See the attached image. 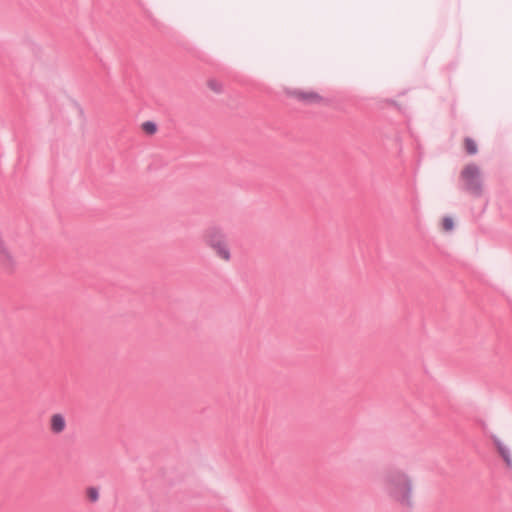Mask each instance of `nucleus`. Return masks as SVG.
I'll list each match as a JSON object with an SVG mask.
<instances>
[{"instance_id":"9","label":"nucleus","mask_w":512,"mask_h":512,"mask_svg":"<svg viewBox=\"0 0 512 512\" xmlns=\"http://www.w3.org/2000/svg\"><path fill=\"white\" fill-rule=\"evenodd\" d=\"M442 229L443 231L445 232H449L451 231L453 228H454V221L452 218L450 217H445L443 220H442Z\"/></svg>"},{"instance_id":"2","label":"nucleus","mask_w":512,"mask_h":512,"mask_svg":"<svg viewBox=\"0 0 512 512\" xmlns=\"http://www.w3.org/2000/svg\"><path fill=\"white\" fill-rule=\"evenodd\" d=\"M204 241L220 260L224 262L231 260V250L225 233L221 229H208L204 234Z\"/></svg>"},{"instance_id":"4","label":"nucleus","mask_w":512,"mask_h":512,"mask_svg":"<svg viewBox=\"0 0 512 512\" xmlns=\"http://www.w3.org/2000/svg\"><path fill=\"white\" fill-rule=\"evenodd\" d=\"M18 266V260L12 248L0 235V268L5 271H13Z\"/></svg>"},{"instance_id":"8","label":"nucleus","mask_w":512,"mask_h":512,"mask_svg":"<svg viewBox=\"0 0 512 512\" xmlns=\"http://www.w3.org/2000/svg\"><path fill=\"white\" fill-rule=\"evenodd\" d=\"M141 127L142 130L149 135H153L157 131L156 124L151 121L144 122Z\"/></svg>"},{"instance_id":"3","label":"nucleus","mask_w":512,"mask_h":512,"mask_svg":"<svg viewBox=\"0 0 512 512\" xmlns=\"http://www.w3.org/2000/svg\"><path fill=\"white\" fill-rule=\"evenodd\" d=\"M461 178L465 182L468 191L480 194L482 191V179L480 169L474 164H469L461 171Z\"/></svg>"},{"instance_id":"1","label":"nucleus","mask_w":512,"mask_h":512,"mask_svg":"<svg viewBox=\"0 0 512 512\" xmlns=\"http://www.w3.org/2000/svg\"><path fill=\"white\" fill-rule=\"evenodd\" d=\"M385 491L388 497L403 508L414 505V484L412 477L404 471H393L386 475Z\"/></svg>"},{"instance_id":"6","label":"nucleus","mask_w":512,"mask_h":512,"mask_svg":"<svg viewBox=\"0 0 512 512\" xmlns=\"http://www.w3.org/2000/svg\"><path fill=\"white\" fill-rule=\"evenodd\" d=\"M298 99L309 102L318 103L322 101V97L315 91H298L296 92Z\"/></svg>"},{"instance_id":"7","label":"nucleus","mask_w":512,"mask_h":512,"mask_svg":"<svg viewBox=\"0 0 512 512\" xmlns=\"http://www.w3.org/2000/svg\"><path fill=\"white\" fill-rule=\"evenodd\" d=\"M464 147L467 153L471 155L476 154L478 151L476 142L471 138H465Z\"/></svg>"},{"instance_id":"11","label":"nucleus","mask_w":512,"mask_h":512,"mask_svg":"<svg viewBox=\"0 0 512 512\" xmlns=\"http://www.w3.org/2000/svg\"><path fill=\"white\" fill-rule=\"evenodd\" d=\"M86 495H87L88 499L92 502H96L99 498L98 490L94 487L88 488L86 491Z\"/></svg>"},{"instance_id":"5","label":"nucleus","mask_w":512,"mask_h":512,"mask_svg":"<svg viewBox=\"0 0 512 512\" xmlns=\"http://www.w3.org/2000/svg\"><path fill=\"white\" fill-rule=\"evenodd\" d=\"M49 426L52 433L60 434L66 428V420L61 414H53L50 417Z\"/></svg>"},{"instance_id":"10","label":"nucleus","mask_w":512,"mask_h":512,"mask_svg":"<svg viewBox=\"0 0 512 512\" xmlns=\"http://www.w3.org/2000/svg\"><path fill=\"white\" fill-rule=\"evenodd\" d=\"M498 450H499V453L501 454V456L503 457V459L505 460V462L508 465H511L512 464V458H511V454H510L509 450L507 448H505V447H502V446H499Z\"/></svg>"}]
</instances>
